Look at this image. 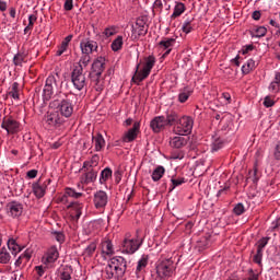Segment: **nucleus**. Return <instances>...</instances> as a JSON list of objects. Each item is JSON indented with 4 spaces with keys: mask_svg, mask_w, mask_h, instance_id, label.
I'll return each instance as SVG.
<instances>
[{
    "mask_svg": "<svg viewBox=\"0 0 280 280\" xmlns=\"http://www.w3.org/2000/svg\"><path fill=\"white\" fill-rule=\"evenodd\" d=\"M127 268L128 262L126 261V258L121 256L110 258L105 268L106 279H119L124 277Z\"/></svg>",
    "mask_w": 280,
    "mask_h": 280,
    "instance_id": "obj_1",
    "label": "nucleus"
},
{
    "mask_svg": "<svg viewBox=\"0 0 280 280\" xmlns=\"http://www.w3.org/2000/svg\"><path fill=\"white\" fill-rule=\"evenodd\" d=\"M50 108H55L62 119H69L73 115V102L69 98L52 101Z\"/></svg>",
    "mask_w": 280,
    "mask_h": 280,
    "instance_id": "obj_2",
    "label": "nucleus"
},
{
    "mask_svg": "<svg viewBox=\"0 0 280 280\" xmlns=\"http://www.w3.org/2000/svg\"><path fill=\"white\" fill-rule=\"evenodd\" d=\"M154 65H156V58L154 56H149L144 59L142 69L139 71L140 65L138 63L136 66V71H135V78L132 80H137L138 82H143L145 78L150 75L152 72V69H154Z\"/></svg>",
    "mask_w": 280,
    "mask_h": 280,
    "instance_id": "obj_3",
    "label": "nucleus"
},
{
    "mask_svg": "<svg viewBox=\"0 0 280 280\" xmlns=\"http://www.w3.org/2000/svg\"><path fill=\"white\" fill-rule=\"evenodd\" d=\"M174 270H176V266L174 265V260H172V258L164 259L156 266V275L160 280L170 279V277L174 275Z\"/></svg>",
    "mask_w": 280,
    "mask_h": 280,
    "instance_id": "obj_4",
    "label": "nucleus"
},
{
    "mask_svg": "<svg viewBox=\"0 0 280 280\" xmlns=\"http://www.w3.org/2000/svg\"><path fill=\"white\" fill-rule=\"evenodd\" d=\"M191 130H194V118L189 116H182L177 124L173 127L174 135H191Z\"/></svg>",
    "mask_w": 280,
    "mask_h": 280,
    "instance_id": "obj_5",
    "label": "nucleus"
},
{
    "mask_svg": "<svg viewBox=\"0 0 280 280\" xmlns=\"http://www.w3.org/2000/svg\"><path fill=\"white\" fill-rule=\"evenodd\" d=\"M65 124V118L60 117L56 109L49 110L44 116V126L47 130H56Z\"/></svg>",
    "mask_w": 280,
    "mask_h": 280,
    "instance_id": "obj_6",
    "label": "nucleus"
},
{
    "mask_svg": "<svg viewBox=\"0 0 280 280\" xmlns=\"http://www.w3.org/2000/svg\"><path fill=\"white\" fill-rule=\"evenodd\" d=\"M71 82L77 91L86 89V75H84L82 66H74L71 72Z\"/></svg>",
    "mask_w": 280,
    "mask_h": 280,
    "instance_id": "obj_7",
    "label": "nucleus"
},
{
    "mask_svg": "<svg viewBox=\"0 0 280 280\" xmlns=\"http://www.w3.org/2000/svg\"><path fill=\"white\" fill-rule=\"evenodd\" d=\"M141 244H143V241H140L139 238H130V235L126 234L121 244L122 253L126 255H135V253L141 248Z\"/></svg>",
    "mask_w": 280,
    "mask_h": 280,
    "instance_id": "obj_8",
    "label": "nucleus"
},
{
    "mask_svg": "<svg viewBox=\"0 0 280 280\" xmlns=\"http://www.w3.org/2000/svg\"><path fill=\"white\" fill-rule=\"evenodd\" d=\"M2 130H5L7 135H19L21 132V122L12 116H4L1 122Z\"/></svg>",
    "mask_w": 280,
    "mask_h": 280,
    "instance_id": "obj_9",
    "label": "nucleus"
},
{
    "mask_svg": "<svg viewBox=\"0 0 280 280\" xmlns=\"http://www.w3.org/2000/svg\"><path fill=\"white\" fill-rule=\"evenodd\" d=\"M58 89V82H56V77L49 75L46 79V83L43 90V100L44 102H49L54 96V92Z\"/></svg>",
    "mask_w": 280,
    "mask_h": 280,
    "instance_id": "obj_10",
    "label": "nucleus"
},
{
    "mask_svg": "<svg viewBox=\"0 0 280 280\" xmlns=\"http://www.w3.org/2000/svg\"><path fill=\"white\" fill-rule=\"evenodd\" d=\"M145 34H148V24L143 18H139L136 21V25L132 27L131 38H133V40H139V37L145 36Z\"/></svg>",
    "mask_w": 280,
    "mask_h": 280,
    "instance_id": "obj_11",
    "label": "nucleus"
},
{
    "mask_svg": "<svg viewBox=\"0 0 280 280\" xmlns=\"http://www.w3.org/2000/svg\"><path fill=\"white\" fill-rule=\"evenodd\" d=\"M93 205L98 211H104L108 205V194L104 190H98L94 194Z\"/></svg>",
    "mask_w": 280,
    "mask_h": 280,
    "instance_id": "obj_12",
    "label": "nucleus"
},
{
    "mask_svg": "<svg viewBox=\"0 0 280 280\" xmlns=\"http://www.w3.org/2000/svg\"><path fill=\"white\" fill-rule=\"evenodd\" d=\"M7 214L10 218H21V215H23V203L19 201H10L7 205Z\"/></svg>",
    "mask_w": 280,
    "mask_h": 280,
    "instance_id": "obj_13",
    "label": "nucleus"
},
{
    "mask_svg": "<svg viewBox=\"0 0 280 280\" xmlns=\"http://www.w3.org/2000/svg\"><path fill=\"white\" fill-rule=\"evenodd\" d=\"M140 128H141V124L139 121H136L132 128H130L127 132L124 133V136L121 137V142L132 143V141L137 139Z\"/></svg>",
    "mask_w": 280,
    "mask_h": 280,
    "instance_id": "obj_14",
    "label": "nucleus"
},
{
    "mask_svg": "<svg viewBox=\"0 0 280 280\" xmlns=\"http://www.w3.org/2000/svg\"><path fill=\"white\" fill-rule=\"evenodd\" d=\"M51 184V179H47L44 183H40V180L33 183L32 190L34 196L37 198H43L47 191V186Z\"/></svg>",
    "mask_w": 280,
    "mask_h": 280,
    "instance_id": "obj_15",
    "label": "nucleus"
},
{
    "mask_svg": "<svg viewBox=\"0 0 280 280\" xmlns=\"http://www.w3.org/2000/svg\"><path fill=\"white\" fill-rule=\"evenodd\" d=\"M189 143V137L185 135H176L170 138L171 148H175V150H180V148H185Z\"/></svg>",
    "mask_w": 280,
    "mask_h": 280,
    "instance_id": "obj_16",
    "label": "nucleus"
},
{
    "mask_svg": "<svg viewBox=\"0 0 280 280\" xmlns=\"http://www.w3.org/2000/svg\"><path fill=\"white\" fill-rule=\"evenodd\" d=\"M68 209H70L72 220H80L82 211H84V203L80 201H72L68 205Z\"/></svg>",
    "mask_w": 280,
    "mask_h": 280,
    "instance_id": "obj_17",
    "label": "nucleus"
},
{
    "mask_svg": "<svg viewBox=\"0 0 280 280\" xmlns=\"http://www.w3.org/2000/svg\"><path fill=\"white\" fill-rule=\"evenodd\" d=\"M150 128L155 133L161 132V130H165V128H167V125L165 122V116H155L150 121Z\"/></svg>",
    "mask_w": 280,
    "mask_h": 280,
    "instance_id": "obj_18",
    "label": "nucleus"
},
{
    "mask_svg": "<svg viewBox=\"0 0 280 280\" xmlns=\"http://www.w3.org/2000/svg\"><path fill=\"white\" fill-rule=\"evenodd\" d=\"M80 49L82 54L91 56L93 51H97V42L91 39H84L80 43Z\"/></svg>",
    "mask_w": 280,
    "mask_h": 280,
    "instance_id": "obj_19",
    "label": "nucleus"
},
{
    "mask_svg": "<svg viewBox=\"0 0 280 280\" xmlns=\"http://www.w3.org/2000/svg\"><path fill=\"white\" fill-rule=\"evenodd\" d=\"M174 45H176V39L170 38V37H165L164 39H162L159 43L160 49H162V51H164L163 58H165V56H170V54H172V47H174Z\"/></svg>",
    "mask_w": 280,
    "mask_h": 280,
    "instance_id": "obj_20",
    "label": "nucleus"
},
{
    "mask_svg": "<svg viewBox=\"0 0 280 280\" xmlns=\"http://www.w3.org/2000/svg\"><path fill=\"white\" fill-rule=\"evenodd\" d=\"M101 255L103 259H110L115 255V247L113 246V242L104 241L102 243V252Z\"/></svg>",
    "mask_w": 280,
    "mask_h": 280,
    "instance_id": "obj_21",
    "label": "nucleus"
},
{
    "mask_svg": "<svg viewBox=\"0 0 280 280\" xmlns=\"http://www.w3.org/2000/svg\"><path fill=\"white\" fill-rule=\"evenodd\" d=\"M60 257V253H58V248L56 246L50 247L46 256L43 258L44 264H55L58 261V258Z\"/></svg>",
    "mask_w": 280,
    "mask_h": 280,
    "instance_id": "obj_22",
    "label": "nucleus"
},
{
    "mask_svg": "<svg viewBox=\"0 0 280 280\" xmlns=\"http://www.w3.org/2000/svg\"><path fill=\"white\" fill-rule=\"evenodd\" d=\"M92 143L94 145L95 152H102V150L106 148V140L104 139V136H102V133H96L92 136Z\"/></svg>",
    "mask_w": 280,
    "mask_h": 280,
    "instance_id": "obj_23",
    "label": "nucleus"
},
{
    "mask_svg": "<svg viewBox=\"0 0 280 280\" xmlns=\"http://www.w3.org/2000/svg\"><path fill=\"white\" fill-rule=\"evenodd\" d=\"M269 93L277 95L280 92V72H275V78L268 86Z\"/></svg>",
    "mask_w": 280,
    "mask_h": 280,
    "instance_id": "obj_24",
    "label": "nucleus"
},
{
    "mask_svg": "<svg viewBox=\"0 0 280 280\" xmlns=\"http://www.w3.org/2000/svg\"><path fill=\"white\" fill-rule=\"evenodd\" d=\"M191 93H194V90H191V88L189 86H185L184 89H180L178 93V102L180 104H185V102H187V100L191 97Z\"/></svg>",
    "mask_w": 280,
    "mask_h": 280,
    "instance_id": "obj_25",
    "label": "nucleus"
},
{
    "mask_svg": "<svg viewBox=\"0 0 280 280\" xmlns=\"http://www.w3.org/2000/svg\"><path fill=\"white\" fill-rule=\"evenodd\" d=\"M163 176H165V167L161 165L156 166L151 173V178L153 183H159V180L162 179Z\"/></svg>",
    "mask_w": 280,
    "mask_h": 280,
    "instance_id": "obj_26",
    "label": "nucleus"
},
{
    "mask_svg": "<svg viewBox=\"0 0 280 280\" xmlns=\"http://www.w3.org/2000/svg\"><path fill=\"white\" fill-rule=\"evenodd\" d=\"M179 119H180V116H178V113L168 112V113H166L165 124H166V126H176V124H178Z\"/></svg>",
    "mask_w": 280,
    "mask_h": 280,
    "instance_id": "obj_27",
    "label": "nucleus"
},
{
    "mask_svg": "<svg viewBox=\"0 0 280 280\" xmlns=\"http://www.w3.org/2000/svg\"><path fill=\"white\" fill-rule=\"evenodd\" d=\"M185 3L183 2H175L174 11L171 15V20L174 21V19H178V16L183 15L185 13Z\"/></svg>",
    "mask_w": 280,
    "mask_h": 280,
    "instance_id": "obj_28",
    "label": "nucleus"
},
{
    "mask_svg": "<svg viewBox=\"0 0 280 280\" xmlns=\"http://www.w3.org/2000/svg\"><path fill=\"white\" fill-rule=\"evenodd\" d=\"M88 172L85 173V175L83 176L82 180L83 183H85L86 185H89V183H95L96 178H97V171L93 170V168H86Z\"/></svg>",
    "mask_w": 280,
    "mask_h": 280,
    "instance_id": "obj_29",
    "label": "nucleus"
},
{
    "mask_svg": "<svg viewBox=\"0 0 280 280\" xmlns=\"http://www.w3.org/2000/svg\"><path fill=\"white\" fill-rule=\"evenodd\" d=\"M92 71L100 78L102 73H104V61L102 59H97L92 63Z\"/></svg>",
    "mask_w": 280,
    "mask_h": 280,
    "instance_id": "obj_30",
    "label": "nucleus"
},
{
    "mask_svg": "<svg viewBox=\"0 0 280 280\" xmlns=\"http://www.w3.org/2000/svg\"><path fill=\"white\" fill-rule=\"evenodd\" d=\"M7 246L9 250H11L12 255H14V257H16L18 253H21V250H23V248H21V245L16 244V240L14 238H10L7 243Z\"/></svg>",
    "mask_w": 280,
    "mask_h": 280,
    "instance_id": "obj_31",
    "label": "nucleus"
},
{
    "mask_svg": "<svg viewBox=\"0 0 280 280\" xmlns=\"http://www.w3.org/2000/svg\"><path fill=\"white\" fill-rule=\"evenodd\" d=\"M223 147H224V141L221 140L220 136L214 135L212 137L211 151L218 152V150H222Z\"/></svg>",
    "mask_w": 280,
    "mask_h": 280,
    "instance_id": "obj_32",
    "label": "nucleus"
},
{
    "mask_svg": "<svg viewBox=\"0 0 280 280\" xmlns=\"http://www.w3.org/2000/svg\"><path fill=\"white\" fill-rule=\"evenodd\" d=\"M67 198H82V192H78L73 188H66L61 202H67Z\"/></svg>",
    "mask_w": 280,
    "mask_h": 280,
    "instance_id": "obj_33",
    "label": "nucleus"
},
{
    "mask_svg": "<svg viewBox=\"0 0 280 280\" xmlns=\"http://www.w3.org/2000/svg\"><path fill=\"white\" fill-rule=\"evenodd\" d=\"M25 58H27V52L25 51H20L15 54L13 57V65H15V67H23V62H25Z\"/></svg>",
    "mask_w": 280,
    "mask_h": 280,
    "instance_id": "obj_34",
    "label": "nucleus"
},
{
    "mask_svg": "<svg viewBox=\"0 0 280 280\" xmlns=\"http://www.w3.org/2000/svg\"><path fill=\"white\" fill-rule=\"evenodd\" d=\"M11 259H12V256L10 255V252L8 250V248L5 247L0 248V264L2 265L10 264Z\"/></svg>",
    "mask_w": 280,
    "mask_h": 280,
    "instance_id": "obj_35",
    "label": "nucleus"
},
{
    "mask_svg": "<svg viewBox=\"0 0 280 280\" xmlns=\"http://www.w3.org/2000/svg\"><path fill=\"white\" fill-rule=\"evenodd\" d=\"M112 51H119L124 47V36L119 35L112 42Z\"/></svg>",
    "mask_w": 280,
    "mask_h": 280,
    "instance_id": "obj_36",
    "label": "nucleus"
},
{
    "mask_svg": "<svg viewBox=\"0 0 280 280\" xmlns=\"http://www.w3.org/2000/svg\"><path fill=\"white\" fill-rule=\"evenodd\" d=\"M113 177V170H110V167H106L101 172V176H100V183L101 185H104V183H106V180H108V178Z\"/></svg>",
    "mask_w": 280,
    "mask_h": 280,
    "instance_id": "obj_37",
    "label": "nucleus"
},
{
    "mask_svg": "<svg viewBox=\"0 0 280 280\" xmlns=\"http://www.w3.org/2000/svg\"><path fill=\"white\" fill-rule=\"evenodd\" d=\"M268 33L266 26H258L252 31L253 38H262Z\"/></svg>",
    "mask_w": 280,
    "mask_h": 280,
    "instance_id": "obj_38",
    "label": "nucleus"
},
{
    "mask_svg": "<svg viewBox=\"0 0 280 280\" xmlns=\"http://www.w3.org/2000/svg\"><path fill=\"white\" fill-rule=\"evenodd\" d=\"M257 67V63L253 59H248L245 65L242 66V72L246 75L249 71H253Z\"/></svg>",
    "mask_w": 280,
    "mask_h": 280,
    "instance_id": "obj_39",
    "label": "nucleus"
},
{
    "mask_svg": "<svg viewBox=\"0 0 280 280\" xmlns=\"http://www.w3.org/2000/svg\"><path fill=\"white\" fill-rule=\"evenodd\" d=\"M97 163H100V155H93L91 160L83 163V167L85 170H90L91 167H97Z\"/></svg>",
    "mask_w": 280,
    "mask_h": 280,
    "instance_id": "obj_40",
    "label": "nucleus"
},
{
    "mask_svg": "<svg viewBox=\"0 0 280 280\" xmlns=\"http://www.w3.org/2000/svg\"><path fill=\"white\" fill-rule=\"evenodd\" d=\"M191 23H194V20L191 19H186L182 25V31L184 32V34H191V32H194V25H191Z\"/></svg>",
    "mask_w": 280,
    "mask_h": 280,
    "instance_id": "obj_41",
    "label": "nucleus"
},
{
    "mask_svg": "<svg viewBox=\"0 0 280 280\" xmlns=\"http://www.w3.org/2000/svg\"><path fill=\"white\" fill-rule=\"evenodd\" d=\"M89 62H91V55L83 54L77 67H81L82 71H84V68L89 67Z\"/></svg>",
    "mask_w": 280,
    "mask_h": 280,
    "instance_id": "obj_42",
    "label": "nucleus"
},
{
    "mask_svg": "<svg viewBox=\"0 0 280 280\" xmlns=\"http://www.w3.org/2000/svg\"><path fill=\"white\" fill-rule=\"evenodd\" d=\"M71 275H73V269L69 266L63 267L60 279L62 280H71Z\"/></svg>",
    "mask_w": 280,
    "mask_h": 280,
    "instance_id": "obj_43",
    "label": "nucleus"
},
{
    "mask_svg": "<svg viewBox=\"0 0 280 280\" xmlns=\"http://www.w3.org/2000/svg\"><path fill=\"white\" fill-rule=\"evenodd\" d=\"M269 242H270V236H265V237L260 238L256 244L257 250H260L264 253V248H266V246H268Z\"/></svg>",
    "mask_w": 280,
    "mask_h": 280,
    "instance_id": "obj_44",
    "label": "nucleus"
},
{
    "mask_svg": "<svg viewBox=\"0 0 280 280\" xmlns=\"http://www.w3.org/2000/svg\"><path fill=\"white\" fill-rule=\"evenodd\" d=\"M172 186L170 188L171 191H174L176 187H180V185L185 184V177H179V178H172L171 179Z\"/></svg>",
    "mask_w": 280,
    "mask_h": 280,
    "instance_id": "obj_45",
    "label": "nucleus"
},
{
    "mask_svg": "<svg viewBox=\"0 0 280 280\" xmlns=\"http://www.w3.org/2000/svg\"><path fill=\"white\" fill-rule=\"evenodd\" d=\"M145 266H148V256H142L141 259L138 261L136 271L141 272L143 268H145Z\"/></svg>",
    "mask_w": 280,
    "mask_h": 280,
    "instance_id": "obj_46",
    "label": "nucleus"
},
{
    "mask_svg": "<svg viewBox=\"0 0 280 280\" xmlns=\"http://www.w3.org/2000/svg\"><path fill=\"white\" fill-rule=\"evenodd\" d=\"M96 249H97V244H95L94 242H92V243L84 249V253H85V255H88L89 257H91V255H93V253H95Z\"/></svg>",
    "mask_w": 280,
    "mask_h": 280,
    "instance_id": "obj_47",
    "label": "nucleus"
},
{
    "mask_svg": "<svg viewBox=\"0 0 280 280\" xmlns=\"http://www.w3.org/2000/svg\"><path fill=\"white\" fill-rule=\"evenodd\" d=\"M52 237H55V240L59 242V244H62L65 242V233L60 231H54Z\"/></svg>",
    "mask_w": 280,
    "mask_h": 280,
    "instance_id": "obj_48",
    "label": "nucleus"
},
{
    "mask_svg": "<svg viewBox=\"0 0 280 280\" xmlns=\"http://www.w3.org/2000/svg\"><path fill=\"white\" fill-rule=\"evenodd\" d=\"M115 34H117V28L115 26H109L104 31L106 38H110V36H115Z\"/></svg>",
    "mask_w": 280,
    "mask_h": 280,
    "instance_id": "obj_49",
    "label": "nucleus"
},
{
    "mask_svg": "<svg viewBox=\"0 0 280 280\" xmlns=\"http://www.w3.org/2000/svg\"><path fill=\"white\" fill-rule=\"evenodd\" d=\"M235 215H242L246 209L244 208V203H237L233 209Z\"/></svg>",
    "mask_w": 280,
    "mask_h": 280,
    "instance_id": "obj_50",
    "label": "nucleus"
},
{
    "mask_svg": "<svg viewBox=\"0 0 280 280\" xmlns=\"http://www.w3.org/2000/svg\"><path fill=\"white\" fill-rule=\"evenodd\" d=\"M261 259H264V252L257 249L256 255H254V262L261 266Z\"/></svg>",
    "mask_w": 280,
    "mask_h": 280,
    "instance_id": "obj_51",
    "label": "nucleus"
},
{
    "mask_svg": "<svg viewBox=\"0 0 280 280\" xmlns=\"http://www.w3.org/2000/svg\"><path fill=\"white\" fill-rule=\"evenodd\" d=\"M171 159H172V161H183V159H185V153H183V152H173L171 154Z\"/></svg>",
    "mask_w": 280,
    "mask_h": 280,
    "instance_id": "obj_52",
    "label": "nucleus"
},
{
    "mask_svg": "<svg viewBox=\"0 0 280 280\" xmlns=\"http://www.w3.org/2000/svg\"><path fill=\"white\" fill-rule=\"evenodd\" d=\"M273 159L280 161V141H278L273 148Z\"/></svg>",
    "mask_w": 280,
    "mask_h": 280,
    "instance_id": "obj_53",
    "label": "nucleus"
},
{
    "mask_svg": "<svg viewBox=\"0 0 280 280\" xmlns=\"http://www.w3.org/2000/svg\"><path fill=\"white\" fill-rule=\"evenodd\" d=\"M38 18L36 15L31 14L28 15V24H27V30H33L34 28V23H36Z\"/></svg>",
    "mask_w": 280,
    "mask_h": 280,
    "instance_id": "obj_54",
    "label": "nucleus"
},
{
    "mask_svg": "<svg viewBox=\"0 0 280 280\" xmlns=\"http://www.w3.org/2000/svg\"><path fill=\"white\" fill-rule=\"evenodd\" d=\"M262 104L266 108H272L275 101L270 96H266Z\"/></svg>",
    "mask_w": 280,
    "mask_h": 280,
    "instance_id": "obj_55",
    "label": "nucleus"
},
{
    "mask_svg": "<svg viewBox=\"0 0 280 280\" xmlns=\"http://www.w3.org/2000/svg\"><path fill=\"white\" fill-rule=\"evenodd\" d=\"M243 280H259V273H255L253 269L248 270V277Z\"/></svg>",
    "mask_w": 280,
    "mask_h": 280,
    "instance_id": "obj_56",
    "label": "nucleus"
},
{
    "mask_svg": "<svg viewBox=\"0 0 280 280\" xmlns=\"http://www.w3.org/2000/svg\"><path fill=\"white\" fill-rule=\"evenodd\" d=\"M63 10H66V12H71V10H73V0H66L63 3Z\"/></svg>",
    "mask_w": 280,
    "mask_h": 280,
    "instance_id": "obj_57",
    "label": "nucleus"
},
{
    "mask_svg": "<svg viewBox=\"0 0 280 280\" xmlns=\"http://www.w3.org/2000/svg\"><path fill=\"white\" fill-rule=\"evenodd\" d=\"M67 49H69V46H67L65 44H60V46L58 47V49L56 51V56H62V54H65V51H67Z\"/></svg>",
    "mask_w": 280,
    "mask_h": 280,
    "instance_id": "obj_58",
    "label": "nucleus"
},
{
    "mask_svg": "<svg viewBox=\"0 0 280 280\" xmlns=\"http://www.w3.org/2000/svg\"><path fill=\"white\" fill-rule=\"evenodd\" d=\"M22 259H25L26 261H30V259H32V250L26 249L22 255H21Z\"/></svg>",
    "mask_w": 280,
    "mask_h": 280,
    "instance_id": "obj_59",
    "label": "nucleus"
},
{
    "mask_svg": "<svg viewBox=\"0 0 280 280\" xmlns=\"http://www.w3.org/2000/svg\"><path fill=\"white\" fill-rule=\"evenodd\" d=\"M153 8H154L155 10L162 11V10H163V0H155V1L153 2Z\"/></svg>",
    "mask_w": 280,
    "mask_h": 280,
    "instance_id": "obj_60",
    "label": "nucleus"
},
{
    "mask_svg": "<svg viewBox=\"0 0 280 280\" xmlns=\"http://www.w3.org/2000/svg\"><path fill=\"white\" fill-rule=\"evenodd\" d=\"M13 100H19V92H16V83L13 85V90L9 93Z\"/></svg>",
    "mask_w": 280,
    "mask_h": 280,
    "instance_id": "obj_61",
    "label": "nucleus"
},
{
    "mask_svg": "<svg viewBox=\"0 0 280 280\" xmlns=\"http://www.w3.org/2000/svg\"><path fill=\"white\" fill-rule=\"evenodd\" d=\"M35 271L37 273L38 277H43V275H45V267L43 266H36L35 267Z\"/></svg>",
    "mask_w": 280,
    "mask_h": 280,
    "instance_id": "obj_62",
    "label": "nucleus"
},
{
    "mask_svg": "<svg viewBox=\"0 0 280 280\" xmlns=\"http://www.w3.org/2000/svg\"><path fill=\"white\" fill-rule=\"evenodd\" d=\"M26 176H27L28 178H36V176H38V171H36V170H31V171H28V172L26 173Z\"/></svg>",
    "mask_w": 280,
    "mask_h": 280,
    "instance_id": "obj_63",
    "label": "nucleus"
},
{
    "mask_svg": "<svg viewBox=\"0 0 280 280\" xmlns=\"http://www.w3.org/2000/svg\"><path fill=\"white\" fill-rule=\"evenodd\" d=\"M104 90V81L98 80L95 85V91H103Z\"/></svg>",
    "mask_w": 280,
    "mask_h": 280,
    "instance_id": "obj_64",
    "label": "nucleus"
}]
</instances>
